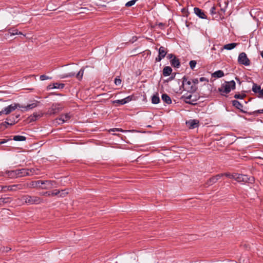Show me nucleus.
I'll list each match as a JSON object with an SVG mask.
<instances>
[{"instance_id": "nucleus-1", "label": "nucleus", "mask_w": 263, "mask_h": 263, "mask_svg": "<svg viewBox=\"0 0 263 263\" xmlns=\"http://www.w3.org/2000/svg\"><path fill=\"white\" fill-rule=\"evenodd\" d=\"M18 203L21 204L31 205L33 204H39L41 202L40 198L37 196H31L28 195H23L18 198Z\"/></svg>"}, {"instance_id": "nucleus-2", "label": "nucleus", "mask_w": 263, "mask_h": 263, "mask_svg": "<svg viewBox=\"0 0 263 263\" xmlns=\"http://www.w3.org/2000/svg\"><path fill=\"white\" fill-rule=\"evenodd\" d=\"M235 88V82L232 80L230 82H227L223 84L221 86L218 88V91L220 92H224L228 93L231 91V90Z\"/></svg>"}, {"instance_id": "nucleus-3", "label": "nucleus", "mask_w": 263, "mask_h": 263, "mask_svg": "<svg viewBox=\"0 0 263 263\" xmlns=\"http://www.w3.org/2000/svg\"><path fill=\"white\" fill-rule=\"evenodd\" d=\"M182 85L184 89L190 92H194L197 89V87L195 85H192V82L187 80V78L184 76L182 78Z\"/></svg>"}, {"instance_id": "nucleus-4", "label": "nucleus", "mask_w": 263, "mask_h": 263, "mask_svg": "<svg viewBox=\"0 0 263 263\" xmlns=\"http://www.w3.org/2000/svg\"><path fill=\"white\" fill-rule=\"evenodd\" d=\"M234 179L238 182L252 183L254 181V178L252 177H249L246 175L238 174H234Z\"/></svg>"}, {"instance_id": "nucleus-5", "label": "nucleus", "mask_w": 263, "mask_h": 263, "mask_svg": "<svg viewBox=\"0 0 263 263\" xmlns=\"http://www.w3.org/2000/svg\"><path fill=\"white\" fill-rule=\"evenodd\" d=\"M63 108V106L59 103L53 104L51 107L48 109L47 114L52 115L58 114L62 110Z\"/></svg>"}, {"instance_id": "nucleus-6", "label": "nucleus", "mask_w": 263, "mask_h": 263, "mask_svg": "<svg viewBox=\"0 0 263 263\" xmlns=\"http://www.w3.org/2000/svg\"><path fill=\"white\" fill-rule=\"evenodd\" d=\"M84 72V68H81L80 70L78 72V73L76 75V78L79 80H82L83 76V74ZM75 76V73L74 72H70L67 74H64L61 76V78H66L69 77H72Z\"/></svg>"}, {"instance_id": "nucleus-7", "label": "nucleus", "mask_w": 263, "mask_h": 263, "mask_svg": "<svg viewBox=\"0 0 263 263\" xmlns=\"http://www.w3.org/2000/svg\"><path fill=\"white\" fill-rule=\"evenodd\" d=\"M238 62L241 65L249 66L250 65V60L245 52H241L239 54L238 58Z\"/></svg>"}, {"instance_id": "nucleus-8", "label": "nucleus", "mask_w": 263, "mask_h": 263, "mask_svg": "<svg viewBox=\"0 0 263 263\" xmlns=\"http://www.w3.org/2000/svg\"><path fill=\"white\" fill-rule=\"evenodd\" d=\"M21 107H23V106L18 103H13L5 107L4 109V112L5 114L8 115L16 108Z\"/></svg>"}, {"instance_id": "nucleus-9", "label": "nucleus", "mask_w": 263, "mask_h": 263, "mask_svg": "<svg viewBox=\"0 0 263 263\" xmlns=\"http://www.w3.org/2000/svg\"><path fill=\"white\" fill-rule=\"evenodd\" d=\"M182 98L184 99L185 103L190 104H195V102L197 100L196 97L193 96L191 94H186L184 95L182 97Z\"/></svg>"}, {"instance_id": "nucleus-10", "label": "nucleus", "mask_w": 263, "mask_h": 263, "mask_svg": "<svg viewBox=\"0 0 263 263\" xmlns=\"http://www.w3.org/2000/svg\"><path fill=\"white\" fill-rule=\"evenodd\" d=\"M159 55L158 57L156 58V61L157 62H160L162 59H163L166 53H167V50L166 49L163 47L161 46L158 50Z\"/></svg>"}, {"instance_id": "nucleus-11", "label": "nucleus", "mask_w": 263, "mask_h": 263, "mask_svg": "<svg viewBox=\"0 0 263 263\" xmlns=\"http://www.w3.org/2000/svg\"><path fill=\"white\" fill-rule=\"evenodd\" d=\"M71 118L70 114L67 113L62 115L60 118L57 119L56 120L59 124H62L68 121Z\"/></svg>"}, {"instance_id": "nucleus-12", "label": "nucleus", "mask_w": 263, "mask_h": 263, "mask_svg": "<svg viewBox=\"0 0 263 263\" xmlns=\"http://www.w3.org/2000/svg\"><path fill=\"white\" fill-rule=\"evenodd\" d=\"M4 191H15L18 190H21L23 189V185L22 184H14L12 185H9V186H5L4 188Z\"/></svg>"}, {"instance_id": "nucleus-13", "label": "nucleus", "mask_w": 263, "mask_h": 263, "mask_svg": "<svg viewBox=\"0 0 263 263\" xmlns=\"http://www.w3.org/2000/svg\"><path fill=\"white\" fill-rule=\"evenodd\" d=\"M38 183H41L42 185H44V186L42 187L43 189H49L51 188L52 186H53L54 182L50 180H40L38 181Z\"/></svg>"}, {"instance_id": "nucleus-14", "label": "nucleus", "mask_w": 263, "mask_h": 263, "mask_svg": "<svg viewBox=\"0 0 263 263\" xmlns=\"http://www.w3.org/2000/svg\"><path fill=\"white\" fill-rule=\"evenodd\" d=\"M223 176V174H218L215 176L211 177L207 182L208 185H211L215 183L220 178Z\"/></svg>"}, {"instance_id": "nucleus-15", "label": "nucleus", "mask_w": 263, "mask_h": 263, "mask_svg": "<svg viewBox=\"0 0 263 263\" xmlns=\"http://www.w3.org/2000/svg\"><path fill=\"white\" fill-rule=\"evenodd\" d=\"M187 126L191 129H194L197 127L199 124V121L197 120H190L186 122Z\"/></svg>"}, {"instance_id": "nucleus-16", "label": "nucleus", "mask_w": 263, "mask_h": 263, "mask_svg": "<svg viewBox=\"0 0 263 263\" xmlns=\"http://www.w3.org/2000/svg\"><path fill=\"white\" fill-rule=\"evenodd\" d=\"M194 13L199 17L202 19L206 18V15L203 11L199 8L195 7L194 9Z\"/></svg>"}, {"instance_id": "nucleus-17", "label": "nucleus", "mask_w": 263, "mask_h": 263, "mask_svg": "<svg viewBox=\"0 0 263 263\" xmlns=\"http://www.w3.org/2000/svg\"><path fill=\"white\" fill-rule=\"evenodd\" d=\"M170 63L171 65L174 67L179 68L180 66L179 60L176 57H174V58L170 61Z\"/></svg>"}, {"instance_id": "nucleus-18", "label": "nucleus", "mask_w": 263, "mask_h": 263, "mask_svg": "<svg viewBox=\"0 0 263 263\" xmlns=\"http://www.w3.org/2000/svg\"><path fill=\"white\" fill-rule=\"evenodd\" d=\"M39 103V102L38 101H35L31 104L27 105V106H23V107H21V108H24L25 110H28L36 107Z\"/></svg>"}, {"instance_id": "nucleus-19", "label": "nucleus", "mask_w": 263, "mask_h": 263, "mask_svg": "<svg viewBox=\"0 0 263 263\" xmlns=\"http://www.w3.org/2000/svg\"><path fill=\"white\" fill-rule=\"evenodd\" d=\"M17 177H21L23 176H28V169L22 168L17 170Z\"/></svg>"}, {"instance_id": "nucleus-20", "label": "nucleus", "mask_w": 263, "mask_h": 263, "mask_svg": "<svg viewBox=\"0 0 263 263\" xmlns=\"http://www.w3.org/2000/svg\"><path fill=\"white\" fill-rule=\"evenodd\" d=\"M172 72V69L170 66H165L163 69V75L164 77L169 76Z\"/></svg>"}, {"instance_id": "nucleus-21", "label": "nucleus", "mask_w": 263, "mask_h": 263, "mask_svg": "<svg viewBox=\"0 0 263 263\" xmlns=\"http://www.w3.org/2000/svg\"><path fill=\"white\" fill-rule=\"evenodd\" d=\"M237 45L238 44L236 43H230L224 45L223 48L226 50H230L235 48Z\"/></svg>"}, {"instance_id": "nucleus-22", "label": "nucleus", "mask_w": 263, "mask_h": 263, "mask_svg": "<svg viewBox=\"0 0 263 263\" xmlns=\"http://www.w3.org/2000/svg\"><path fill=\"white\" fill-rule=\"evenodd\" d=\"M224 76L223 71L219 70L215 71L212 74V77L215 78H220Z\"/></svg>"}, {"instance_id": "nucleus-23", "label": "nucleus", "mask_w": 263, "mask_h": 263, "mask_svg": "<svg viewBox=\"0 0 263 263\" xmlns=\"http://www.w3.org/2000/svg\"><path fill=\"white\" fill-rule=\"evenodd\" d=\"M161 99L164 102L167 104H170L172 103L171 98L166 93L162 94Z\"/></svg>"}, {"instance_id": "nucleus-24", "label": "nucleus", "mask_w": 263, "mask_h": 263, "mask_svg": "<svg viewBox=\"0 0 263 263\" xmlns=\"http://www.w3.org/2000/svg\"><path fill=\"white\" fill-rule=\"evenodd\" d=\"M6 173L8 174V177L10 178H17V171L16 170H12V171H8L6 172Z\"/></svg>"}, {"instance_id": "nucleus-25", "label": "nucleus", "mask_w": 263, "mask_h": 263, "mask_svg": "<svg viewBox=\"0 0 263 263\" xmlns=\"http://www.w3.org/2000/svg\"><path fill=\"white\" fill-rule=\"evenodd\" d=\"M232 105L238 109L242 110L243 105L237 100H233Z\"/></svg>"}, {"instance_id": "nucleus-26", "label": "nucleus", "mask_w": 263, "mask_h": 263, "mask_svg": "<svg viewBox=\"0 0 263 263\" xmlns=\"http://www.w3.org/2000/svg\"><path fill=\"white\" fill-rule=\"evenodd\" d=\"M160 102V98L158 93L155 94L152 96V102L153 104H157Z\"/></svg>"}, {"instance_id": "nucleus-27", "label": "nucleus", "mask_w": 263, "mask_h": 263, "mask_svg": "<svg viewBox=\"0 0 263 263\" xmlns=\"http://www.w3.org/2000/svg\"><path fill=\"white\" fill-rule=\"evenodd\" d=\"M28 176H32L34 175H38L39 171L35 168L28 169Z\"/></svg>"}, {"instance_id": "nucleus-28", "label": "nucleus", "mask_w": 263, "mask_h": 263, "mask_svg": "<svg viewBox=\"0 0 263 263\" xmlns=\"http://www.w3.org/2000/svg\"><path fill=\"white\" fill-rule=\"evenodd\" d=\"M13 139L16 141H23L26 140V137L23 136L16 135L13 137Z\"/></svg>"}, {"instance_id": "nucleus-29", "label": "nucleus", "mask_w": 263, "mask_h": 263, "mask_svg": "<svg viewBox=\"0 0 263 263\" xmlns=\"http://www.w3.org/2000/svg\"><path fill=\"white\" fill-rule=\"evenodd\" d=\"M11 199L9 197L0 198V205H3L5 203H9Z\"/></svg>"}, {"instance_id": "nucleus-30", "label": "nucleus", "mask_w": 263, "mask_h": 263, "mask_svg": "<svg viewBox=\"0 0 263 263\" xmlns=\"http://www.w3.org/2000/svg\"><path fill=\"white\" fill-rule=\"evenodd\" d=\"M18 33V30L17 29H9L8 30V33L6 34V37H8L10 36H12L17 34Z\"/></svg>"}, {"instance_id": "nucleus-31", "label": "nucleus", "mask_w": 263, "mask_h": 263, "mask_svg": "<svg viewBox=\"0 0 263 263\" xmlns=\"http://www.w3.org/2000/svg\"><path fill=\"white\" fill-rule=\"evenodd\" d=\"M261 87L260 86L257 85L255 83H253L252 91L255 93H258L260 91Z\"/></svg>"}, {"instance_id": "nucleus-32", "label": "nucleus", "mask_w": 263, "mask_h": 263, "mask_svg": "<svg viewBox=\"0 0 263 263\" xmlns=\"http://www.w3.org/2000/svg\"><path fill=\"white\" fill-rule=\"evenodd\" d=\"M112 103L113 104H118V105H116V106L122 105L125 104V101H124L123 99H121V100H116L112 101Z\"/></svg>"}, {"instance_id": "nucleus-33", "label": "nucleus", "mask_w": 263, "mask_h": 263, "mask_svg": "<svg viewBox=\"0 0 263 263\" xmlns=\"http://www.w3.org/2000/svg\"><path fill=\"white\" fill-rule=\"evenodd\" d=\"M60 192V191L55 190L51 192H46V194H48V196H53L59 195Z\"/></svg>"}, {"instance_id": "nucleus-34", "label": "nucleus", "mask_w": 263, "mask_h": 263, "mask_svg": "<svg viewBox=\"0 0 263 263\" xmlns=\"http://www.w3.org/2000/svg\"><path fill=\"white\" fill-rule=\"evenodd\" d=\"M137 0H132L126 3L125 6L129 7L133 6L136 3Z\"/></svg>"}, {"instance_id": "nucleus-35", "label": "nucleus", "mask_w": 263, "mask_h": 263, "mask_svg": "<svg viewBox=\"0 0 263 263\" xmlns=\"http://www.w3.org/2000/svg\"><path fill=\"white\" fill-rule=\"evenodd\" d=\"M53 86L54 88H63L64 87V84L56 83L53 84Z\"/></svg>"}, {"instance_id": "nucleus-36", "label": "nucleus", "mask_w": 263, "mask_h": 263, "mask_svg": "<svg viewBox=\"0 0 263 263\" xmlns=\"http://www.w3.org/2000/svg\"><path fill=\"white\" fill-rule=\"evenodd\" d=\"M196 64H197V62L196 61H194V60L191 61L189 63L190 68L192 69H193L195 67Z\"/></svg>"}, {"instance_id": "nucleus-37", "label": "nucleus", "mask_w": 263, "mask_h": 263, "mask_svg": "<svg viewBox=\"0 0 263 263\" xmlns=\"http://www.w3.org/2000/svg\"><path fill=\"white\" fill-rule=\"evenodd\" d=\"M133 96H129L123 99L124 101H125V104H126L130 101H131L133 99Z\"/></svg>"}, {"instance_id": "nucleus-38", "label": "nucleus", "mask_w": 263, "mask_h": 263, "mask_svg": "<svg viewBox=\"0 0 263 263\" xmlns=\"http://www.w3.org/2000/svg\"><path fill=\"white\" fill-rule=\"evenodd\" d=\"M60 192H61L59 195L62 197H65V195L68 194V192L66 190H63L60 191Z\"/></svg>"}, {"instance_id": "nucleus-39", "label": "nucleus", "mask_w": 263, "mask_h": 263, "mask_svg": "<svg viewBox=\"0 0 263 263\" xmlns=\"http://www.w3.org/2000/svg\"><path fill=\"white\" fill-rule=\"evenodd\" d=\"M40 79L41 81H44L48 79H51V78H50L46 75L43 74L40 76Z\"/></svg>"}, {"instance_id": "nucleus-40", "label": "nucleus", "mask_w": 263, "mask_h": 263, "mask_svg": "<svg viewBox=\"0 0 263 263\" xmlns=\"http://www.w3.org/2000/svg\"><path fill=\"white\" fill-rule=\"evenodd\" d=\"M244 95H240V94H235L234 96V98L236 99H242L244 97Z\"/></svg>"}, {"instance_id": "nucleus-41", "label": "nucleus", "mask_w": 263, "mask_h": 263, "mask_svg": "<svg viewBox=\"0 0 263 263\" xmlns=\"http://www.w3.org/2000/svg\"><path fill=\"white\" fill-rule=\"evenodd\" d=\"M222 174L223 175V176H226V177H229V178H231L232 179H234V174H231L230 173H223Z\"/></svg>"}, {"instance_id": "nucleus-42", "label": "nucleus", "mask_w": 263, "mask_h": 263, "mask_svg": "<svg viewBox=\"0 0 263 263\" xmlns=\"http://www.w3.org/2000/svg\"><path fill=\"white\" fill-rule=\"evenodd\" d=\"M115 83L116 85H120L121 84V80L116 78L115 79Z\"/></svg>"}, {"instance_id": "nucleus-43", "label": "nucleus", "mask_w": 263, "mask_h": 263, "mask_svg": "<svg viewBox=\"0 0 263 263\" xmlns=\"http://www.w3.org/2000/svg\"><path fill=\"white\" fill-rule=\"evenodd\" d=\"M110 132H124V130H123L122 129H121V128H117L110 129Z\"/></svg>"}, {"instance_id": "nucleus-44", "label": "nucleus", "mask_w": 263, "mask_h": 263, "mask_svg": "<svg viewBox=\"0 0 263 263\" xmlns=\"http://www.w3.org/2000/svg\"><path fill=\"white\" fill-rule=\"evenodd\" d=\"M210 12L211 14H216V11H215V7H212L210 10Z\"/></svg>"}, {"instance_id": "nucleus-45", "label": "nucleus", "mask_w": 263, "mask_h": 263, "mask_svg": "<svg viewBox=\"0 0 263 263\" xmlns=\"http://www.w3.org/2000/svg\"><path fill=\"white\" fill-rule=\"evenodd\" d=\"M38 115L36 114H33V116H31L30 118V120L31 121H34L36 119V118L38 117Z\"/></svg>"}, {"instance_id": "nucleus-46", "label": "nucleus", "mask_w": 263, "mask_h": 263, "mask_svg": "<svg viewBox=\"0 0 263 263\" xmlns=\"http://www.w3.org/2000/svg\"><path fill=\"white\" fill-rule=\"evenodd\" d=\"M199 81L208 82L209 80L206 78H205L204 77H201L199 79Z\"/></svg>"}, {"instance_id": "nucleus-47", "label": "nucleus", "mask_w": 263, "mask_h": 263, "mask_svg": "<svg viewBox=\"0 0 263 263\" xmlns=\"http://www.w3.org/2000/svg\"><path fill=\"white\" fill-rule=\"evenodd\" d=\"M192 83H193L194 84L193 85H195L198 84L199 83V80L198 79H194L192 80Z\"/></svg>"}, {"instance_id": "nucleus-48", "label": "nucleus", "mask_w": 263, "mask_h": 263, "mask_svg": "<svg viewBox=\"0 0 263 263\" xmlns=\"http://www.w3.org/2000/svg\"><path fill=\"white\" fill-rule=\"evenodd\" d=\"M157 25L161 29H164V24L162 23H159Z\"/></svg>"}, {"instance_id": "nucleus-49", "label": "nucleus", "mask_w": 263, "mask_h": 263, "mask_svg": "<svg viewBox=\"0 0 263 263\" xmlns=\"http://www.w3.org/2000/svg\"><path fill=\"white\" fill-rule=\"evenodd\" d=\"M174 57H176L174 54L171 53L168 54L167 56V58L170 60V61L174 58Z\"/></svg>"}, {"instance_id": "nucleus-50", "label": "nucleus", "mask_w": 263, "mask_h": 263, "mask_svg": "<svg viewBox=\"0 0 263 263\" xmlns=\"http://www.w3.org/2000/svg\"><path fill=\"white\" fill-rule=\"evenodd\" d=\"M258 97H263V89H260V91L258 92Z\"/></svg>"}, {"instance_id": "nucleus-51", "label": "nucleus", "mask_w": 263, "mask_h": 263, "mask_svg": "<svg viewBox=\"0 0 263 263\" xmlns=\"http://www.w3.org/2000/svg\"><path fill=\"white\" fill-rule=\"evenodd\" d=\"M254 112H257L258 114H263V109L256 110L254 111Z\"/></svg>"}, {"instance_id": "nucleus-52", "label": "nucleus", "mask_w": 263, "mask_h": 263, "mask_svg": "<svg viewBox=\"0 0 263 263\" xmlns=\"http://www.w3.org/2000/svg\"><path fill=\"white\" fill-rule=\"evenodd\" d=\"M48 88L49 89H54V87H53V84L49 85L48 86Z\"/></svg>"}, {"instance_id": "nucleus-53", "label": "nucleus", "mask_w": 263, "mask_h": 263, "mask_svg": "<svg viewBox=\"0 0 263 263\" xmlns=\"http://www.w3.org/2000/svg\"><path fill=\"white\" fill-rule=\"evenodd\" d=\"M3 114H4V110L0 111V116L2 115Z\"/></svg>"}, {"instance_id": "nucleus-54", "label": "nucleus", "mask_w": 263, "mask_h": 263, "mask_svg": "<svg viewBox=\"0 0 263 263\" xmlns=\"http://www.w3.org/2000/svg\"><path fill=\"white\" fill-rule=\"evenodd\" d=\"M11 249L10 248H6V252H8Z\"/></svg>"}, {"instance_id": "nucleus-55", "label": "nucleus", "mask_w": 263, "mask_h": 263, "mask_svg": "<svg viewBox=\"0 0 263 263\" xmlns=\"http://www.w3.org/2000/svg\"><path fill=\"white\" fill-rule=\"evenodd\" d=\"M6 142V141H1V142H0V144H3V143H5Z\"/></svg>"}, {"instance_id": "nucleus-56", "label": "nucleus", "mask_w": 263, "mask_h": 263, "mask_svg": "<svg viewBox=\"0 0 263 263\" xmlns=\"http://www.w3.org/2000/svg\"><path fill=\"white\" fill-rule=\"evenodd\" d=\"M260 55H261V57L263 58V51H262L260 52Z\"/></svg>"}, {"instance_id": "nucleus-57", "label": "nucleus", "mask_w": 263, "mask_h": 263, "mask_svg": "<svg viewBox=\"0 0 263 263\" xmlns=\"http://www.w3.org/2000/svg\"><path fill=\"white\" fill-rule=\"evenodd\" d=\"M17 34H21V35H22L23 33L21 32H20V31H18V33H17Z\"/></svg>"}, {"instance_id": "nucleus-58", "label": "nucleus", "mask_w": 263, "mask_h": 263, "mask_svg": "<svg viewBox=\"0 0 263 263\" xmlns=\"http://www.w3.org/2000/svg\"><path fill=\"white\" fill-rule=\"evenodd\" d=\"M221 10L223 11L224 12L226 11V9H221Z\"/></svg>"}, {"instance_id": "nucleus-59", "label": "nucleus", "mask_w": 263, "mask_h": 263, "mask_svg": "<svg viewBox=\"0 0 263 263\" xmlns=\"http://www.w3.org/2000/svg\"><path fill=\"white\" fill-rule=\"evenodd\" d=\"M5 123H6L7 124H10V125H12V124H13V123L9 124L8 122H5Z\"/></svg>"}, {"instance_id": "nucleus-60", "label": "nucleus", "mask_w": 263, "mask_h": 263, "mask_svg": "<svg viewBox=\"0 0 263 263\" xmlns=\"http://www.w3.org/2000/svg\"><path fill=\"white\" fill-rule=\"evenodd\" d=\"M252 10L250 12V14L252 15Z\"/></svg>"}]
</instances>
